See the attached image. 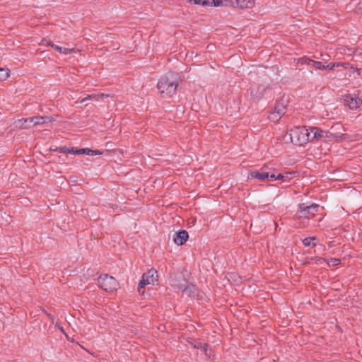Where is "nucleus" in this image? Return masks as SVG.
<instances>
[{"label": "nucleus", "instance_id": "3", "mask_svg": "<svg viewBox=\"0 0 362 362\" xmlns=\"http://www.w3.org/2000/svg\"><path fill=\"white\" fill-rule=\"evenodd\" d=\"M180 284H173V286L175 288L182 290V292L186 295L197 299L202 298V293L194 284H188L185 279L181 277Z\"/></svg>", "mask_w": 362, "mask_h": 362}, {"label": "nucleus", "instance_id": "20", "mask_svg": "<svg viewBox=\"0 0 362 362\" xmlns=\"http://www.w3.org/2000/svg\"><path fill=\"white\" fill-rule=\"evenodd\" d=\"M315 240V237H308L303 240V243L305 246L308 247L310 245L315 246V243H312L313 240Z\"/></svg>", "mask_w": 362, "mask_h": 362}, {"label": "nucleus", "instance_id": "11", "mask_svg": "<svg viewBox=\"0 0 362 362\" xmlns=\"http://www.w3.org/2000/svg\"><path fill=\"white\" fill-rule=\"evenodd\" d=\"M298 64H306V65H308L310 67H313L315 69H319V70H325V65L322 62L315 61V60L311 59L306 57L299 58L298 59Z\"/></svg>", "mask_w": 362, "mask_h": 362}, {"label": "nucleus", "instance_id": "19", "mask_svg": "<svg viewBox=\"0 0 362 362\" xmlns=\"http://www.w3.org/2000/svg\"><path fill=\"white\" fill-rule=\"evenodd\" d=\"M103 98H104V93L88 95L86 97V99L94 100L95 101H98L100 99Z\"/></svg>", "mask_w": 362, "mask_h": 362}, {"label": "nucleus", "instance_id": "29", "mask_svg": "<svg viewBox=\"0 0 362 362\" xmlns=\"http://www.w3.org/2000/svg\"><path fill=\"white\" fill-rule=\"evenodd\" d=\"M41 310H42V311L44 313H45V314L47 315V317L50 319V320H51V321H52V322L53 323V322H54V316H53V315H52L51 314L48 313L45 310H44V309H41Z\"/></svg>", "mask_w": 362, "mask_h": 362}, {"label": "nucleus", "instance_id": "2", "mask_svg": "<svg viewBox=\"0 0 362 362\" xmlns=\"http://www.w3.org/2000/svg\"><path fill=\"white\" fill-rule=\"evenodd\" d=\"M287 135L291 142L295 145L303 146L310 141V128L307 129L305 127H294L290 129L286 136Z\"/></svg>", "mask_w": 362, "mask_h": 362}, {"label": "nucleus", "instance_id": "15", "mask_svg": "<svg viewBox=\"0 0 362 362\" xmlns=\"http://www.w3.org/2000/svg\"><path fill=\"white\" fill-rule=\"evenodd\" d=\"M295 174V172H286L284 173H277L276 172L275 173L274 180H288L291 179Z\"/></svg>", "mask_w": 362, "mask_h": 362}, {"label": "nucleus", "instance_id": "34", "mask_svg": "<svg viewBox=\"0 0 362 362\" xmlns=\"http://www.w3.org/2000/svg\"><path fill=\"white\" fill-rule=\"evenodd\" d=\"M113 95H110V94H105L104 93V98H112Z\"/></svg>", "mask_w": 362, "mask_h": 362}, {"label": "nucleus", "instance_id": "27", "mask_svg": "<svg viewBox=\"0 0 362 362\" xmlns=\"http://www.w3.org/2000/svg\"><path fill=\"white\" fill-rule=\"evenodd\" d=\"M68 148H69L64 146V147H60L59 148H56L54 151H59L62 153H68Z\"/></svg>", "mask_w": 362, "mask_h": 362}, {"label": "nucleus", "instance_id": "31", "mask_svg": "<svg viewBox=\"0 0 362 362\" xmlns=\"http://www.w3.org/2000/svg\"><path fill=\"white\" fill-rule=\"evenodd\" d=\"M332 63H330V64H329L327 65H325V69H329V70L334 69V67L332 66Z\"/></svg>", "mask_w": 362, "mask_h": 362}, {"label": "nucleus", "instance_id": "12", "mask_svg": "<svg viewBox=\"0 0 362 362\" xmlns=\"http://www.w3.org/2000/svg\"><path fill=\"white\" fill-rule=\"evenodd\" d=\"M189 238L188 233L185 230H180L173 235V241L177 245H182Z\"/></svg>", "mask_w": 362, "mask_h": 362}, {"label": "nucleus", "instance_id": "24", "mask_svg": "<svg viewBox=\"0 0 362 362\" xmlns=\"http://www.w3.org/2000/svg\"><path fill=\"white\" fill-rule=\"evenodd\" d=\"M75 152L77 154H86V155H88L90 152H92V150L90 149V148H80V149H76L75 151Z\"/></svg>", "mask_w": 362, "mask_h": 362}, {"label": "nucleus", "instance_id": "10", "mask_svg": "<svg viewBox=\"0 0 362 362\" xmlns=\"http://www.w3.org/2000/svg\"><path fill=\"white\" fill-rule=\"evenodd\" d=\"M344 101L345 105L351 110H356L360 107L362 104V100L361 98L350 94L344 96Z\"/></svg>", "mask_w": 362, "mask_h": 362}, {"label": "nucleus", "instance_id": "1", "mask_svg": "<svg viewBox=\"0 0 362 362\" xmlns=\"http://www.w3.org/2000/svg\"><path fill=\"white\" fill-rule=\"evenodd\" d=\"M178 86L177 76L175 73H168L160 78L157 84V88L161 95L172 96L175 93Z\"/></svg>", "mask_w": 362, "mask_h": 362}, {"label": "nucleus", "instance_id": "35", "mask_svg": "<svg viewBox=\"0 0 362 362\" xmlns=\"http://www.w3.org/2000/svg\"><path fill=\"white\" fill-rule=\"evenodd\" d=\"M119 48V46H116L113 47V49H117Z\"/></svg>", "mask_w": 362, "mask_h": 362}, {"label": "nucleus", "instance_id": "13", "mask_svg": "<svg viewBox=\"0 0 362 362\" xmlns=\"http://www.w3.org/2000/svg\"><path fill=\"white\" fill-rule=\"evenodd\" d=\"M310 141L313 139H320L328 137V132H324L317 127H310Z\"/></svg>", "mask_w": 362, "mask_h": 362}, {"label": "nucleus", "instance_id": "8", "mask_svg": "<svg viewBox=\"0 0 362 362\" xmlns=\"http://www.w3.org/2000/svg\"><path fill=\"white\" fill-rule=\"evenodd\" d=\"M22 120L23 121V124H24L26 128H29L37 124H47L48 122H52L54 121V119L51 117L36 116L26 119H23Z\"/></svg>", "mask_w": 362, "mask_h": 362}, {"label": "nucleus", "instance_id": "6", "mask_svg": "<svg viewBox=\"0 0 362 362\" xmlns=\"http://www.w3.org/2000/svg\"><path fill=\"white\" fill-rule=\"evenodd\" d=\"M320 206L317 204H312L310 205H307L305 203L299 204L296 216L299 218H306L309 219L315 216Z\"/></svg>", "mask_w": 362, "mask_h": 362}, {"label": "nucleus", "instance_id": "4", "mask_svg": "<svg viewBox=\"0 0 362 362\" xmlns=\"http://www.w3.org/2000/svg\"><path fill=\"white\" fill-rule=\"evenodd\" d=\"M158 272L154 269H151L147 272L144 273L139 284V293L143 296L144 294L145 286L148 284H154L155 282L158 281Z\"/></svg>", "mask_w": 362, "mask_h": 362}, {"label": "nucleus", "instance_id": "32", "mask_svg": "<svg viewBox=\"0 0 362 362\" xmlns=\"http://www.w3.org/2000/svg\"><path fill=\"white\" fill-rule=\"evenodd\" d=\"M89 99H86V97L84 98H83L80 101H76V103H85V102H87V100H88Z\"/></svg>", "mask_w": 362, "mask_h": 362}, {"label": "nucleus", "instance_id": "9", "mask_svg": "<svg viewBox=\"0 0 362 362\" xmlns=\"http://www.w3.org/2000/svg\"><path fill=\"white\" fill-rule=\"evenodd\" d=\"M286 113V105L283 102L276 103L274 110L270 113L269 118L272 122H277Z\"/></svg>", "mask_w": 362, "mask_h": 362}, {"label": "nucleus", "instance_id": "23", "mask_svg": "<svg viewBox=\"0 0 362 362\" xmlns=\"http://www.w3.org/2000/svg\"><path fill=\"white\" fill-rule=\"evenodd\" d=\"M189 2L202 6L209 5V0H189Z\"/></svg>", "mask_w": 362, "mask_h": 362}, {"label": "nucleus", "instance_id": "18", "mask_svg": "<svg viewBox=\"0 0 362 362\" xmlns=\"http://www.w3.org/2000/svg\"><path fill=\"white\" fill-rule=\"evenodd\" d=\"M9 76V71L0 68V81L6 80Z\"/></svg>", "mask_w": 362, "mask_h": 362}, {"label": "nucleus", "instance_id": "26", "mask_svg": "<svg viewBox=\"0 0 362 362\" xmlns=\"http://www.w3.org/2000/svg\"><path fill=\"white\" fill-rule=\"evenodd\" d=\"M349 64H344V63H332V66L335 68V67H339V66H343L344 68L345 69H347L349 67Z\"/></svg>", "mask_w": 362, "mask_h": 362}, {"label": "nucleus", "instance_id": "17", "mask_svg": "<svg viewBox=\"0 0 362 362\" xmlns=\"http://www.w3.org/2000/svg\"><path fill=\"white\" fill-rule=\"evenodd\" d=\"M255 5V1L253 0H243L242 1H239V6L237 8L243 9L245 8H252Z\"/></svg>", "mask_w": 362, "mask_h": 362}, {"label": "nucleus", "instance_id": "33", "mask_svg": "<svg viewBox=\"0 0 362 362\" xmlns=\"http://www.w3.org/2000/svg\"><path fill=\"white\" fill-rule=\"evenodd\" d=\"M55 327H57L62 332H64V330L63 327H60L57 323L55 325Z\"/></svg>", "mask_w": 362, "mask_h": 362}, {"label": "nucleus", "instance_id": "14", "mask_svg": "<svg viewBox=\"0 0 362 362\" xmlns=\"http://www.w3.org/2000/svg\"><path fill=\"white\" fill-rule=\"evenodd\" d=\"M192 346L197 349H201L204 351L205 354L210 357L211 353H208V344L206 343H202L198 340H193V341L190 342Z\"/></svg>", "mask_w": 362, "mask_h": 362}, {"label": "nucleus", "instance_id": "28", "mask_svg": "<svg viewBox=\"0 0 362 362\" xmlns=\"http://www.w3.org/2000/svg\"><path fill=\"white\" fill-rule=\"evenodd\" d=\"M103 152L99 150H92V152L89 153V156L102 155Z\"/></svg>", "mask_w": 362, "mask_h": 362}, {"label": "nucleus", "instance_id": "21", "mask_svg": "<svg viewBox=\"0 0 362 362\" xmlns=\"http://www.w3.org/2000/svg\"><path fill=\"white\" fill-rule=\"evenodd\" d=\"M210 6H225L224 0H209Z\"/></svg>", "mask_w": 362, "mask_h": 362}, {"label": "nucleus", "instance_id": "30", "mask_svg": "<svg viewBox=\"0 0 362 362\" xmlns=\"http://www.w3.org/2000/svg\"><path fill=\"white\" fill-rule=\"evenodd\" d=\"M76 149H75L74 148H68V153H71V154H77L75 151Z\"/></svg>", "mask_w": 362, "mask_h": 362}, {"label": "nucleus", "instance_id": "22", "mask_svg": "<svg viewBox=\"0 0 362 362\" xmlns=\"http://www.w3.org/2000/svg\"><path fill=\"white\" fill-rule=\"evenodd\" d=\"M225 6H231L233 7H238L239 6V0H224Z\"/></svg>", "mask_w": 362, "mask_h": 362}, {"label": "nucleus", "instance_id": "25", "mask_svg": "<svg viewBox=\"0 0 362 362\" xmlns=\"http://www.w3.org/2000/svg\"><path fill=\"white\" fill-rule=\"evenodd\" d=\"M340 262L339 259L332 258L327 262V264L331 266H337L340 264Z\"/></svg>", "mask_w": 362, "mask_h": 362}, {"label": "nucleus", "instance_id": "5", "mask_svg": "<svg viewBox=\"0 0 362 362\" xmlns=\"http://www.w3.org/2000/svg\"><path fill=\"white\" fill-rule=\"evenodd\" d=\"M275 173H276L275 168H270L269 165H264L259 170L252 171L250 176L252 178H256L262 181L266 180H274Z\"/></svg>", "mask_w": 362, "mask_h": 362}, {"label": "nucleus", "instance_id": "36", "mask_svg": "<svg viewBox=\"0 0 362 362\" xmlns=\"http://www.w3.org/2000/svg\"><path fill=\"white\" fill-rule=\"evenodd\" d=\"M319 260H320V261H325V259H322V258H320Z\"/></svg>", "mask_w": 362, "mask_h": 362}, {"label": "nucleus", "instance_id": "16", "mask_svg": "<svg viewBox=\"0 0 362 362\" xmlns=\"http://www.w3.org/2000/svg\"><path fill=\"white\" fill-rule=\"evenodd\" d=\"M49 45L53 49H54V50H56V51H57V52H59L60 53H62V54H70V53L76 52L74 48L69 49V48L62 47L58 46V45H57L55 44H53L52 42H49Z\"/></svg>", "mask_w": 362, "mask_h": 362}, {"label": "nucleus", "instance_id": "7", "mask_svg": "<svg viewBox=\"0 0 362 362\" xmlns=\"http://www.w3.org/2000/svg\"><path fill=\"white\" fill-rule=\"evenodd\" d=\"M98 282L100 287L107 292L116 291L119 287L117 281L108 274L100 275L98 279Z\"/></svg>", "mask_w": 362, "mask_h": 362}]
</instances>
